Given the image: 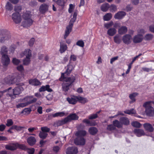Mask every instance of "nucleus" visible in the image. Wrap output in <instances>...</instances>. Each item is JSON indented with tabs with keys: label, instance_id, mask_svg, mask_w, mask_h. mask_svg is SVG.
I'll return each instance as SVG.
<instances>
[{
	"label": "nucleus",
	"instance_id": "1",
	"mask_svg": "<svg viewBox=\"0 0 154 154\" xmlns=\"http://www.w3.org/2000/svg\"><path fill=\"white\" fill-rule=\"evenodd\" d=\"M75 80V77L72 76L70 77H66L62 73L61 77L59 79L61 81H64L62 84V89L63 91L66 92L72 87V83Z\"/></svg>",
	"mask_w": 154,
	"mask_h": 154
},
{
	"label": "nucleus",
	"instance_id": "2",
	"mask_svg": "<svg viewBox=\"0 0 154 154\" xmlns=\"http://www.w3.org/2000/svg\"><path fill=\"white\" fill-rule=\"evenodd\" d=\"M31 15L30 11H26L24 12L22 15V18L24 20L22 22V26L26 27L32 25L33 21L31 18Z\"/></svg>",
	"mask_w": 154,
	"mask_h": 154
},
{
	"label": "nucleus",
	"instance_id": "3",
	"mask_svg": "<svg viewBox=\"0 0 154 154\" xmlns=\"http://www.w3.org/2000/svg\"><path fill=\"white\" fill-rule=\"evenodd\" d=\"M10 38L8 32L3 30H0V42L1 43H5Z\"/></svg>",
	"mask_w": 154,
	"mask_h": 154
},
{
	"label": "nucleus",
	"instance_id": "4",
	"mask_svg": "<svg viewBox=\"0 0 154 154\" xmlns=\"http://www.w3.org/2000/svg\"><path fill=\"white\" fill-rule=\"evenodd\" d=\"M76 18L73 17L71 18L69 22V25L66 27V29L65 30V35H64V38L66 39L72 30V27L73 25V23L75 21Z\"/></svg>",
	"mask_w": 154,
	"mask_h": 154
},
{
	"label": "nucleus",
	"instance_id": "5",
	"mask_svg": "<svg viewBox=\"0 0 154 154\" xmlns=\"http://www.w3.org/2000/svg\"><path fill=\"white\" fill-rule=\"evenodd\" d=\"M37 100L36 98H33L32 96H29L25 97L21 100V102H25L28 105L35 102Z\"/></svg>",
	"mask_w": 154,
	"mask_h": 154
},
{
	"label": "nucleus",
	"instance_id": "6",
	"mask_svg": "<svg viewBox=\"0 0 154 154\" xmlns=\"http://www.w3.org/2000/svg\"><path fill=\"white\" fill-rule=\"evenodd\" d=\"M12 18L14 22L16 24L20 23L22 20L20 14L18 12L13 14Z\"/></svg>",
	"mask_w": 154,
	"mask_h": 154
},
{
	"label": "nucleus",
	"instance_id": "7",
	"mask_svg": "<svg viewBox=\"0 0 154 154\" xmlns=\"http://www.w3.org/2000/svg\"><path fill=\"white\" fill-rule=\"evenodd\" d=\"M122 40L124 43L127 45L131 44L132 42V36L129 34H126L123 36Z\"/></svg>",
	"mask_w": 154,
	"mask_h": 154
},
{
	"label": "nucleus",
	"instance_id": "8",
	"mask_svg": "<svg viewBox=\"0 0 154 154\" xmlns=\"http://www.w3.org/2000/svg\"><path fill=\"white\" fill-rule=\"evenodd\" d=\"M143 38V36L142 35L138 34L133 37V41L134 43H140L142 42Z\"/></svg>",
	"mask_w": 154,
	"mask_h": 154
},
{
	"label": "nucleus",
	"instance_id": "9",
	"mask_svg": "<svg viewBox=\"0 0 154 154\" xmlns=\"http://www.w3.org/2000/svg\"><path fill=\"white\" fill-rule=\"evenodd\" d=\"M23 85V84L19 85L13 89L14 94L15 96L19 95L23 91L24 88L22 86Z\"/></svg>",
	"mask_w": 154,
	"mask_h": 154
},
{
	"label": "nucleus",
	"instance_id": "10",
	"mask_svg": "<svg viewBox=\"0 0 154 154\" xmlns=\"http://www.w3.org/2000/svg\"><path fill=\"white\" fill-rule=\"evenodd\" d=\"M10 59L7 54H3L2 57V62L5 66H8L10 63Z\"/></svg>",
	"mask_w": 154,
	"mask_h": 154
},
{
	"label": "nucleus",
	"instance_id": "11",
	"mask_svg": "<svg viewBox=\"0 0 154 154\" xmlns=\"http://www.w3.org/2000/svg\"><path fill=\"white\" fill-rule=\"evenodd\" d=\"M67 122H71L72 120H76L78 119L79 116L75 113H72L69 115L66 118Z\"/></svg>",
	"mask_w": 154,
	"mask_h": 154
},
{
	"label": "nucleus",
	"instance_id": "12",
	"mask_svg": "<svg viewBox=\"0 0 154 154\" xmlns=\"http://www.w3.org/2000/svg\"><path fill=\"white\" fill-rule=\"evenodd\" d=\"M78 152V149L75 147H69L66 151V154H76Z\"/></svg>",
	"mask_w": 154,
	"mask_h": 154
},
{
	"label": "nucleus",
	"instance_id": "13",
	"mask_svg": "<svg viewBox=\"0 0 154 154\" xmlns=\"http://www.w3.org/2000/svg\"><path fill=\"white\" fill-rule=\"evenodd\" d=\"M66 100L69 104H75L78 101L77 96H72L67 98Z\"/></svg>",
	"mask_w": 154,
	"mask_h": 154
},
{
	"label": "nucleus",
	"instance_id": "14",
	"mask_svg": "<svg viewBox=\"0 0 154 154\" xmlns=\"http://www.w3.org/2000/svg\"><path fill=\"white\" fill-rule=\"evenodd\" d=\"M126 13L123 11H120L116 14L114 16L115 19L121 20L126 15Z\"/></svg>",
	"mask_w": 154,
	"mask_h": 154
},
{
	"label": "nucleus",
	"instance_id": "15",
	"mask_svg": "<svg viewBox=\"0 0 154 154\" xmlns=\"http://www.w3.org/2000/svg\"><path fill=\"white\" fill-rule=\"evenodd\" d=\"M21 57L25 56L26 57H32V51L29 49L25 50L23 52L20 54Z\"/></svg>",
	"mask_w": 154,
	"mask_h": 154
},
{
	"label": "nucleus",
	"instance_id": "16",
	"mask_svg": "<svg viewBox=\"0 0 154 154\" xmlns=\"http://www.w3.org/2000/svg\"><path fill=\"white\" fill-rule=\"evenodd\" d=\"M75 143L77 145H84L85 143V140L83 137H78L74 141Z\"/></svg>",
	"mask_w": 154,
	"mask_h": 154
},
{
	"label": "nucleus",
	"instance_id": "17",
	"mask_svg": "<svg viewBox=\"0 0 154 154\" xmlns=\"http://www.w3.org/2000/svg\"><path fill=\"white\" fill-rule=\"evenodd\" d=\"M5 90L6 91V92H7L6 95L8 97H10L13 98H15L16 96L14 94V90L12 89L11 88H9Z\"/></svg>",
	"mask_w": 154,
	"mask_h": 154
},
{
	"label": "nucleus",
	"instance_id": "18",
	"mask_svg": "<svg viewBox=\"0 0 154 154\" xmlns=\"http://www.w3.org/2000/svg\"><path fill=\"white\" fill-rule=\"evenodd\" d=\"M143 126L146 130L149 132H152L153 131L154 128L151 124L146 123L143 124Z\"/></svg>",
	"mask_w": 154,
	"mask_h": 154
},
{
	"label": "nucleus",
	"instance_id": "19",
	"mask_svg": "<svg viewBox=\"0 0 154 154\" xmlns=\"http://www.w3.org/2000/svg\"><path fill=\"white\" fill-rule=\"evenodd\" d=\"M17 147V144H11L5 146V148L7 149L11 150H14L16 149Z\"/></svg>",
	"mask_w": 154,
	"mask_h": 154
},
{
	"label": "nucleus",
	"instance_id": "20",
	"mask_svg": "<svg viewBox=\"0 0 154 154\" xmlns=\"http://www.w3.org/2000/svg\"><path fill=\"white\" fill-rule=\"evenodd\" d=\"M46 91L49 92H51L52 91V89L50 88L49 85H47L45 86H42L39 89V91L40 92Z\"/></svg>",
	"mask_w": 154,
	"mask_h": 154
},
{
	"label": "nucleus",
	"instance_id": "21",
	"mask_svg": "<svg viewBox=\"0 0 154 154\" xmlns=\"http://www.w3.org/2000/svg\"><path fill=\"white\" fill-rule=\"evenodd\" d=\"M119 121L121 122L122 125H127L129 124L130 122L128 119L125 117H122L120 118Z\"/></svg>",
	"mask_w": 154,
	"mask_h": 154
},
{
	"label": "nucleus",
	"instance_id": "22",
	"mask_svg": "<svg viewBox=\"0 0 154 154\" xmlns=\"http://www.w3.org/2000/svg\"><path fill=\"white\" fill-rule=\"evenodd\" d=\"M134 132L135 134L138 137H140L144 135L145 134L143 130L140 129H135L134 130Z\"/></svg>",
	"mask_w": 154,
	"mask_h": 154
},
{
	"label": "nucleus",
	"instance_id": "23",
	"mask_svg": "<svg viewBox=\"0 0 154 154\" xmlns=\"http://www.w3.org/2000/svg\"><path fill=\"white\" fill-rule=\"evenodd\" d=\"M17 79L11 77V78L10 77L5 79V82L7 84H13L15 83L16 82Z\"/></svg>",
	"mask_w": 154,
	"mask_h": 154
},
{
	"label": "nucleus",
	"instance_id": "24",
	"mask_svg": "<svg viewBox=\"0 0 154 154\" xmlns=\"http://www.w3.org/2000/svg\"><path fill=\"white\" fill-rule=\"evenodd\" d=\"M117 30L114 28H110L107 31V34L110 36L114 35L116 33Z\"/></svg>",
	"mask_w": 154,
	"mask_h": 154
},
{
	"label": "nucleus",
	"instance_id": "25",
	"mask_svg": "<svg viewBox=\"0 0 154 154\" xmlns=\"http://www.w3.org/2000/svg\"><path fill=\"white\" fill-rule=\"evenodd\" d=\"M128 31L127 27L125 26H122L119 29L118 32L120 35H123L127 32Z\"/></svg>",
	"mask_w": 154,
	"mask_h": 154
},
{
	"label": "nucleus",
	"instance_id": "26",
	"mask_svg": "<svg viewBox=\"0 0 154 154\" xmlns=\"http://www.w3.org/2000/svg\"><path fill=\"white\" fill-rule=\"evenodd\" d=\"M29 83L30 84L34 86H38L41 85L40 82L36 79L30 80Z\"/></svg>",
	"mask_w": 154,
	"mask_h": 154
},
{
	"label": "nucleus",
	"instance_id": "27",
	"mask_svg": "<svg viewBox=\"0 0 154 154\" xmlns=\"http://www.w3.org/2000/svg\"><path fill=\"white\" fill-rule=\"evenodd\" d=\"M48 10V6L45 4H42L40 7V11L42 14L44 13L47 11Z\"/></svg>",
	"mask_w": 154,
	"mask_h": 154
},
{
	"label": "nucleus",
	"instance_id": "28",
	"mask_svg": "<svg viewBox=\"0 0 154 154\" xmlns=\"http://www.w3.org/2000/svg\"><path fill=\"white\" fill-rule=\"evenodd\" d=\"M154 109L153 107L145 109V113L146 115L149 116H154Z\"/></svg>",
	"mask_w": 154,
	"mask_h": 154
},
{
	"label": "nucleus",
	"instance_id": "29",
	"mask_svg": "<svg viewBox=\"0 0 154 154\" xmlns=\"http://www.w3.org/2000/svg\"><path fill=\"white\" fill-rule=\"evenodd\" d=\"M27 142L29 145L32 146L35 143L36 140L34 137L31 136L28 138Z\"/></svg>",
	"mask_w": 154,
	"mask_h": 154
},
{
	"label": "nucleus",
	"instance_id": "30",
	"mask_svg": "<svg viewBox=\"0 0 154 154\" xmlns=\"http://www.w3.org/2000/svg\"><path fill=\"white\" fill-rule=\"evenodd\" d=\"M67 48V45L62 42L60 43L59 51L61 53L64 52Z\"/></svg>",
	"mask_w": 154,
	"mask_h": 154
},
{
	"label": "nucleus",
	"instance_id": "31",
	"mask_svg": "<svg viewBox=\"0 0 154 154\" xmlns=\"http://www.w3.org/2000/svg\"><path fill=\"white\" fill-rule=\"evenodd\" d=\"M65 115V113L63 112H57L55 113L52 114L48 116V117L52 116L53 117H62Z\"/></svg>",
	"mask_w": 154,
	"mask_h": 154
},
{
	"label": "nucleus",
	"instance_id": "32",
	"mask_svg": "<svg viewBox=\"0 0 154 154\" xmlns=\"http://www.w3.org/2000/svg\"><path fill=\"white\" fill-rule=\"evenodd\" d=\"M74 68V66H73L72 64H69L67 66V68L66 72L65 73H63L64 74V75H68V74H70L72 71L73 69Z\"/></svg>",
	"mask_w": 154,
	"mask_h": 154
},
{
	"label": "nucleus",
	"instance_id": "33",
	"mask_svg": "<svg viewBox=\"0 0 154 154\" xmlns=\"http://www.w3.org/2000/svg\"><path fill=\"white\" fill-rule=\"evenodd\" d=\"M86 132L85 130H81L77 131L75 134V135L78 137H83L85 136L86 134Z\"/></svg>",
	"mask_w": 154,
	"mask_h": 154
},
{
	"label": "nucleus",
	"instance_id": "34",
	"mask_svg": "<svg viewBox=\"0 0 154 154\" xmlns=\"http://www.w3.org/2000/svg\"><path fill=\"white\" fill-rule=\"evenodd\" d=\"M109 5L108 3H105L102 5L100 9L101 11L103 12L106 11L109 9Z\"/></svg>",
	"mask_w": 154,
	"mask_h": 154
},
{
	"label": "nucleus",
	"instance_id": "35",
	"mask_svg": "<svg viewBox=\"0 0 154 154\" xmlns=\"http://www.w3.org/2000/svg\"><path fill=\"white\" fill-rule=\"evenodd\" d=\"M112 124L115 127H116L118 128H122L123 126L121 122L117 120L113 121Z\"/></svg>",
	"mask_w": 154,
	"mask_h": 154
},
{
	"label": "nucleus",
	"instance_id": "36",
	"mask_svg": "<svg viewBox=\"0 0 154 154\" xmlns=\"http://www.w3.org/2000/svg\"><path fill=\"white\" fill-rule=\"evenodd\" d=\"M114 42L117 44H120L122 42L121 36L119 35H116L113 38Z\"/></svg>",
	"mask_w": 154,
	"mask_h": 154
},
{
	"label": "nucleus",
	"instance_id": "37",
	"mask_svg": "<svg viewBox=\"0 0 154 154\" xmlns=\"http://www.w3.org/2000/svg\"><path fill=\"white\" fill-rule=\"evenodd\" d=\"M138 94V93H134L129 95V97L131 100V101L130 102V103H132L135 101L136 100L135 98Z\"/></svg>",
	"mask_w": 154,
	"mask_h": 154
},
{
	"label": "nucleus",
	"instance_id": "38",
	"mask_svg": "<svg viewBox=\"0 0 154 154\" xmlns=\"http://www.w3.org/2000/svg\"><path fill=\"white\" fill-rule=\"evenodd\" d=\"M77 98L78 101L84 104L88 102V99L86 98L80 96H77Z\"/></svg>",
	"mask_w": 154,
	"mask_h": 154
},
{
	"label": "nucleus",
	"instance_id": "39",
	"mask_svg": "<svg viewBox=\"0 0 154 154\" xmlns=\"http://www.w3.org/2000/svg\"><path fill=\"white\" fill-rule=\"evenodd\" d=\"M67 122L66 118H65L63 119L57 121L56 122V124L57 126H58L65 124Z\"/></svg>",
	"mask_w": 154,
	"mask_h": 154
},
{
	"label": "nucleus",
	"instance_id": "40",
	"mask_svg": "<svg viewBox=\"0 0 154 154\" xmlns=\"http://www.w3.org/2000/svg\"><path fill=\"white\" fill-rule=\"evenodd\" d=\"M153 101H147L143 105V106L146 109L152 107V103Z\"/></svg>",
	"mask_w": 154,
	"mask_h": 154
},
{
	"label": "nucleus",
	"instance_id": "41",
	"mask_svg": "<svg viewBox=\"0 0 154 154\" xmlns=\"http://www.w3.org/2000/svg\"><path fill=\"white\" fill-rule=\"evenodd\" d=\"M8 51V49L6 46H3L1 47L0 49V53L2 56L3 54H7Z\"/></svg>",
	"mask_w": 154,
	"mask_h": 154
},
{
	"label": "nucleus",
	"instance_id": "42",
	"mask_svg": "<svg viewBox=\"0 0 154 154\" xmlns=\"http://www.w3.org/2000/svg\"><path fill=\"white\" fill-rule=\"evenodd\" d=\"M89 132L92 135H94L97 132V129L95 127H92L89 129Z\"/></svg>",
	"mask_w": 154,
	"mask_h": 154
},
{
	"label": "nucleus",
	"instance_id": "43",
	"mask_svg": "<svg viewBox=\"0 0 154 154\" xmlns=\"http://www.w3.org/2000/svg\"><path fill=\"white\" fill-rule=\"evenodd\" d=\"M112 17V14L110 13H108L106 14L103 17V20L104 21H109L110 20Z\"/></svg>",
	"mask_w": 154,
	"mask_h": 154
},
{
	"label": "nucleus",
	"instance_id": "44",
	"mask_svg": "<svg viewBox=\"0 0 154 154\" xmlns=\"http://www.w3.org/2000/svg\"><path fill=\"white\" fill-rule=\"evenodd\" d=\"M110 11L112 12H115L117 11V6L114 4H112L109 5V8Z\"/></svg>",
	"mask_w": 154,
	"mask_h": 154
},
{
	"label": "nucleus",
	"instance_id": "45",
	"mask_svg": "<svg viewBox=\"0 0 154 154\" xmlns=\"http://www.w3.org/2000/svg\"><path fill=\"white\" fill-rule=\"evenodd\" d=\"M153 38V35L151 34H148L146 35L144 37V39L146 40H151Z\"/></svg>",
	"mask_w": 154,
	"mask_h": 154
},
{
	"label": "nucleus",
	"instance_id": "46",
	"mask_svg": "<svg viewBox=\"0 0 154 154\" xmlns=\"http://www.w3.org/2000/svg\"><path fill=\"white\" fill-rule=\"evenodd\" d=\"M30 57H26L23 60V64L27 65H28L31 61Z\"/></svg>",
	"mask_w": 154,
	"mask_h": 154
},
{
	"label": "nucleus",
	"instance_id": "47",
	"mask_svg": "<svg viewBox=\"0 0 154 154\" xmlns=\"http://www.w3.org/2000/svg\"><path fill=\"white\" fill-rule=\"evenodd\" d=\"M48 134L45 132H40L39 134V137L42 139H45L47 137Z\"/></svg>",
	"mask_w": 154,
	"mask_h": 154
},
{
	"label": "nucleus",
	"instance_id": "48",
	"mask_svg": "<svg viewBox=\"0 0 154 154\" xmlns=\"http://www.w3.org/2000/svg\"><path fill=\"white\" fill-rule=\"evenodd\" d=\"M31 110L29 108H26L24 109L22 112L21 113H23L25 115H28L30 113Z\"/></svg>",
	"mask_w": 154,
	"mask_h": 154
},
{
	"label": "nucleus",
	"instance_id": "49",
	"mask_svg": "<svg viewBox=\"0 0 154 154\" xmlns=\"http://www.w3.org/2000/svg\"><path fill=\"white\" fill-rule=\"evenodd\" d=\"M23 103H18L16 105L17 108H23L27 106L25 102H22Z\"/></svg>",
	"mask_w": 154,
	"mask_h": 154
},
{
	"label": "nucleus",
	"instance_id": "50",
	"mask_svg": "<svg viewBox=\"0 0 154 154\" xmlns=\"http://www.w3.org/2000/svg\"><path fill=\"white\" fill-rule=\"evenodd\" d=\"M125 113L129 115L134 114L135 113V111L134 109L131 110H127L124 111Z\"/></svg>",
	"mask_w": 154,
	"mask_h": 154
},
{
	"label": "nucleus",
	"instance_id": "51",
	"mask_svg": "<svg viewBox=\"0 0 154 154\" xmlns=\"http://www.w3.org/2000/svg\"><path fill=\"white\" fill-rule=\"evenodd\" d=\"M54 2L57 3L58 5L63 6L64 5V0H53Z\"/></svg>",
	"mask_w": 154,
	"mask_h": 154
},
{
	"label": "nucleus",
	"instance_id": "52",
	"mask_svg": "<svg viewBox=\"0 0 154 154\" xmlns=\"http://www.w3.org/2000/svg\"><path fill=\"white\" fill-rule=\"evenodd\" d=\"M6 8L8 11H11L13 9L12 5L9 2H8L5 6Z\"/></svg>",
	"mask_w": 154,
	"mask_h": 154
},
{
	"label": "nucleus",
	"instance_id": "53",
	"mask_svg": "<svg viewBox=\"0 0 154 154\" xmlns=\"http://www.w3.org/2000/svg\"><path fill=\"white\" fill-rule=\"evenodd\" d=\"M113 25V22L112 21H111L108 23L105 24L104 26L105 28H106L107 29H108L109 28L112 27Z\"/></svg>",
	"mask_w": 154,
	"mask_h": 154
},
{
	"label": "nucleus",
	"instance_id": "54",
	"mask_svg": "<svg viewBox=\"0 0 154 154\" xmlns=\"http://www.w3.org/2000/svg\"><path fill=\"white\" fill-rule=\"evenodd\" d=\"M23 128V127L18 126L17 125H14L12 126L11 128V129H15L17 131H20L22 130Z\"/></svg>",
	"mask_w": 154,
	"mask_h": 154
},
{
	"label": "nucleus",
	"instance_id": "55",
	"mask_svg": "<svg viewBox=\"0 0 154 154\" xmlns=\"http://www.w3.org/2000/svg\"><path fill=\"white\" fill-rule=\"evenodd\" d=\"M116 129V128L115 127L114 125H108L107 129L108 130L112 131V130H115Z\"/></svg>",
	"mask_w": 154,
	"mask_h": 154
},
{
	"label": "nucleus",
	"instance_id": "56",
	"mask_svg": "<svg viewBox=\"0 0 154 154\" xmlns=\"http://www.w3.org/2000/svg\"><path fill=\"white\" fill-rule=\"evenodd\" d=\"M131 125L134 127L137 128H140L141 126V124L137 122H132Z\"/></svg>",
	"mask_w": 154,
	"mask_h": 154
},
{
	"label": "nucleus",
	"instance_id": "57",
	"mask_svg": "<svg viewBox=\"0 0 154 154\" xmlns=\"http://www.w3.org/2000/svg\"><path fill=\"white\" fill-rule=\"evenodd\" d=\"M76 45L80 47H83L84 46V43L83 41L79 40L77 42Z\"/></svg>",
	"mask_w": 154,
	"mask_h": 154
},
{
	"label": "nucleus",
	"instance_id": "58",
	"mask_svg": "<svg viewBox=\"0 0 154 154\" xmlns=\"http://www.w3.org/2000/svg\"><path fill=\"white\" fill-rule=\"evenodd\" d=\"M13 124V122L11 119H8L7 121L6 125L8 127H10Z\"/></svg>",
	"mask_w": 154,
	"mask_h": 154
},
{
	"label": "nucleus",
	"instance_id": "59",
	"mask_svg": "<svg viewBox=\"0 0 154 154\" xmlns=\"http://www.w3.org/2000/svg\"><path fill=\"white\" fill-rule=\"evenodd\" d=\"M98 117V115L97 114H91L88 116V118L90 119H95Z\"/></svg>",
	"mask_w": 154,
	"mask_h": 154
},
{
	"label": "nucleus",
	"instance_id": "60",
	"mask_svg": "<svg viewBox=\"0 0 154 154\" xmlns=\"http://www.w3.org/2000/svg\"><path fill=\"white\" fill-rule=\"evenodd\" d=\"M83 122L86 124L90 126H92L94 125L92 124L90 122V121L88 119H85L82 121Z\"/></svg>",
	"mask_w": 154,
	"mask_h": 154
},
{
	"label": "nucleus",
	"instance_id": "61",
	"mask_svg": "<svg viewBox=\"0 0 154 154\" xmlns=\"http://www.w3.org/2000/svg\"><path fill=\"white\" fill-rule=\"evenodd\" d=\"M12 62L14 64L17 65L20 63V60L16 58H13Z\"/></svg>",
	"mask_w": 154,
	"mask_h": 154
},
{
	"label": "nucleus",
	"instance_id": "62",
	"mask_svg": "<svg viewBox=\"0 0 154 154\" xmlns=\"http://www.w3.org/2000/svg\"><path fill=\"white\" fill-rule=\"evenodd\" d=\"M75 8V6L72 4H70L69 5V13H72L73 11Z\"/></svg>",
	"mask_w": 154,
	"mask_h": 154
},
{
	"label": "nucleus",
	"instance_id": "63",
	"mask_svg": "<svg viewBox=\"0 0 154 154\" xmlns=\"http://www.w3.org/2000/svg\"><path fill=\"white\" fill-rule=\"evenodd\" d=\"M41 130L42 132L47 133L50 131V129L46 127H43L41 128Z\"/></svg>",
	"mask_w": 154,
	"mask_h": 154
},
{
	"label": "nucleus",
	"instance_id": "64",
	"mask_svg": "<svg viewBox=\"0 0 154 154\" xmlns=\"http://www.w3.org/2000/svg\"><path fill=\"white\" fill-rule=\"evenodd\" d=\"M35 39L34 38H32L29 41V45L30 46H32L34 42Z\"/></svg>",
	"mask_w": 154,
	"mask_h": 154
}]
</instances>
